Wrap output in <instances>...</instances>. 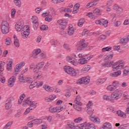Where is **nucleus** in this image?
Returning <instances> with one entry per match:
<instances>
[{
    "label": "nucleus",
    "instance_id": "obj_1",
    "mask_svg": "<svg viewBox=\"0 0 129 129\" xmlns=\"http://www.w3.org/2000/svg\"><path fill=\"white\" fill-rule=\"evenodd\" d=\"M26 104H28L30 107L26 110L24 113V115H27V114L30 112V110H33V109H35V108L37 107V103L30 100V98H28L27 99L24 100V106H25Z\"/></svg>",
    "mask_w": 129,
    "mask_h": 129
},
{
    "label": "nucleus",
    "instance_id": "obj_2",
    "mask_svg": "<svg viewBox=\"0 0 129 129\" xmlns=\"http://www.w3.org/2000/svg\"><path fill=\"white\" fill-rule=\"evenodd\" d=\"M113 57V52L110 51L108 54L105 55L104 56V59L105 63H102V66L103 67H111L113 65V61L112 58Z\"/></svg>",
    "mask_w": 129,
    "mask_h": 129
},
{
    "label": "nucleus",
    "instance_id": "obj_3",
    "mask_svg": "<svg viewBox=\"0 0 129 129\" xmlns=\"http://www.w3.org/2000/svg\"><path fill=\"white\" fill-rule=\"evenodd\" d=\"M1 29L2 33L4 35H6L10 32V24L7 21H2L1 24Z\"/></svg>",
    "mask_w": 129,
    "mask_h": 129
},
{
    "label": "nucleus",
    "instance_id": "obj_4",
    "mask_svg": "<svg viewBox=\"0 0 129 129\" xmlns=\"http://www.w3.org/2000/svg\"><path fill=\"white\" fill-rule=\"evenodd\" d=\"M64 71L67 74L70 75V76H73L75 77L77 75V71L74 68H71L70 66H66L63 68Z\"/></svg>",
    "mask_w": 129,
    "mask_h": 129
},
{
    "label": "nucleus",
    "instance_id": "obj_5",
    "mask_svg": "<svg viewBox=\"0 0 129 129\" xmlns=\"http://www.w3.org/2000/svg\"><path fill=\"white\" fill-rule=\"evenodd\" d=\"M113 91H114V92L112 93L111 97L112 98H113L114 100V99H119V98L121 97V96L122 95V91L120 89H117L116 90H113Z\"/></svg>",
    "mask_w": 129,
    "mask_h": 129
},
{
    "label": "nucleus",
    "instance_id": "obj_6",
    "mask_svg": "<svg viewBox=\"0 0 129 129\" xmlns=\"http://www.w3.org/2000/svg\"><path fill=\"white\" fill-rule=\"evenodd\" d=\"M30 69L33 71V73H35L33 77L34 79H38L42 76V73L40 72H34V70L35 68H36V64L35 63H32L30 66Z\"/></svg>",
    "mask_w": 129,
    "mask_h": 129
},
{
    "label": "nucleus",
    "instance_id": "obj_7",
    "mask_svg": "<svg viewBox=\"0 0 129 129\" xmlns=\"http://www.w3.org/2000/svg\"><path fill=\"white\" fill-rule=\"evenodd\" d=\"M123 66H124V62L122 60H119L113 64L112 69L113 71H115V70H118V69H122V68H123Z\"/></svg>",
    "mask_w": 129,
    "mask_h": 129
},
{
    "label": "nucleus",
    "instance_id": "obj_8",
    "mask_svg": "<svg viewBox=\"0 0 129 129\" xmlns=\"http://www.w3.org/2000/svg\"><path fill=\"white\" fill-rule=\"evenodd\" d=\"M90 82V77L87 76L79 79L77 82V84H86L87 85Z\"/></svg>",
    "mask_w": 129,
    "mask_h": 129
},
{
    "label": "nucleus",
    "instance_id": "obj_9",
    "mask_svg": "<svg viewBox=\"0 0 129 129\" xmlns=\"http://www.w3.org/2000/svg\"><path fill=\"white\" fill-rule=\"evenodd\" d=\"M78 51H82L84 49H85L87 47V44L85 43V40L82 39L77 44Z\"/></svg>",
    "mask_w": 129,
    "mask_h": 129
},
{
    "label": "nucleus",
    "instance_id": "obj_10",
    "mask_svg": "<svg viewBox=\"0 0 129 129\" xmlns=\"http://www.w3.org/2000/svg\"><path fill=\"white\" fill-rule=\"evenodd\" d=\"M107 90L109 91H113L116 89H119V82H113L112 83V85H110L107 87Z\"/></svg>",
    "mask_w": 129,
    "mask_h": 129
},
{
    "label": "nucleus",
    "instance_id": "obj_11",
    "mask_svg": "<svg viewBox=\"0 0 129 129\" xmlns=\"http://www.w3.org/2000/svg\"><path fill=\"white\" fill-rule=\"evenodd\" d=\"M58 24L59 25V28L62 30L66 29V26H67V21L65 20L59 19L57 21Z\"/></svg>",
    "mask_w": 129,
    "mask_h": 129
},
{
    "label": "nucleus",
    "instance_id": "obj_12",
    "mask_svg": "<svg viewBox=\"0 0 129 129\" xmlns=\"http://www.w3.org/2000/svg\"><path fill=\"white\" fill-rule=\"evenodd\" d=\"M21 35L22 36V38L24 39L28 38L29 37V35H30V28H26V29L22 30Z\"/></svg>",
    "mask_w": 129,
    "mask_h": 129
},
{
    "label": "nucleus",
    "instance_id": "obj_13",
    "mask_svg": "<svg viewBox=\"0 0 129 129\" xmlns=\"http://www.w3.org/2000/svg\"><path fill=\"white\" fill-rule=\"evenodd\" d=\"M44 65H45V62H40L39 63H38L36 65V67L34 70V72H38L40 70L42 69L43 67H44Z\"/></svg>",
    "mask_w": 129,
    "mask_h": 129
},
{
    "label": "nucleus",
    "instance_id": "obj_14",
    "mask_svg": "<svg viewBox=\"0 0 129 129\" xmlns=\"http://www.w3.org/2000/svg\"><path fill=\"white\" fill-rule=\"evenodd\" d=\"M5 70V67L0 66V81L2 83H5L6 82V78L3 76V73H1Z\"/></svg>",
    "mask_w": 129,
    "mask_h": 129
},
{
    "label": "nucleus",
    "instance_id": "obj_15",
    "mask_svg": "<svg viewBox=\"0 0 129 129\" xmlns=\"http://www.w3.org/2000/svg\"><path fill=\"white\" fill-rule=\"evenodd\" d=\"M16 81V77L14 76L12 77L8 81V85L9 87H13L15 85V82Z\"/></svg>",
    "mask_w": 129,
    "mask_h": 129
},
{
    "label": "nucleus",
    "instance_id": "obj_16",
    "mask_svg": "<svg viewBox=\"0 0 129 129\" xmlns=\"http://www.w3.org/2000/svg\"><path fill=\"white\" fill-rule=\"evenodd\" d=\"M98 3H99V0H94L88 4L86 6V8L87 9H89V8H91V7H94V6H96Z\"/></svg>",
    "mask_w": 129,
    "mask_h": 129
},
{
    "label": "nucleus",
    "instance_id": "obj_17",
    "mask_svg": "<svg viewBox=\"0 0 129 129\" xmlns=\"http://www.w3.org/2000/svg\"><path fill=\"white\" fill-rule=\"evenodd\" d=\"M39 53H41L40 49H35L32 52V56L34 58H37V56H38V55H39Z\"/></svg>",
    "mask_w": 129,
    "mask_h": 129
},
{
    "label": "nucleus",
    "instance_id": "obj_18",
    "mask_svg": "<svg viewBox=\"0 0 129 129\" xmlns=\"http://www.w3.org/2000/svg\"><path fill=\"white\" fill-rule=\"evenodd\" d=\"M111 124L109 122H105L104 123L103 126L101 127L100 129H111Z\"/></svg>",
    "mask_w": 129,
    "mask_h": 129
},
{
    "label": "nucleus",
    "instance_id": "obj_19",
    "mask_svg": "<svg viewBox=\"0 0 129 129\" xmlns=\"http://www.w3.org/2000/svg\"><path fill=\"white\" fill-rule=\"evenodd\" d=\"M103 99L104 100H107V101H110V102H112L113 103L114 102V99L111 97L107 96V95H104L103 96Z\"/></svg>",
    "mask_w": 129,
    "mask_h": 129
},
{
    "label": "nucleus",
    "instance_id": "obj_20",
    "mask_svg": "<svg viewBox=\"0 0 129 129\" xmlns=\"http://www.w3.org/2000/svg\"><path fill=\"white\" fill-rule=\"evenodd\" d=\"M116 114L118 116H120V117H122L123 118H126V114L123 113V112L121 111V110H119L116 111Z\"/></svg>",
    "mask_w": 129,
    "mask_h": 129
},
{
    "label": "nucleus",
    "instance_id": "obj_21",
    "mask_svg": "<svg viewBox=\"0 0 129 129\" xmlns=\"http://www.w3.org/2000/svg\"><path fill=\"white\" fill-rule=\"evenodd\" d=\"M129 41V35L124 36L122 38H121L119 41L120 44H123Z\"/></svg>",
    "mask_w": 129,
    "mask_h": 129
},
{
    "label": "nucleus",
    "instance_id": "obj_22",
    "mask_svg": "<svg viewBox=\"0 0 129 129\" xmlns=\"http://www.w3.org/2000/svg\"><path fill=\"white\" fill-rule=\"evenodd\" d=\"M120 74H121V72L120 71H118L117 72L110 73V76H111V77H117V76H119Z\"/></svg>",
    "mask_w": 129,
    "mask_h": 129
},
{
    "label": "nucleus",
    "instance_id": "obj_23",
    "mask_svg": "<svg viewBox=\"0 0 129 129\" xmlns=\"http://www.w3.org/2000/svg\"><path fill=\"white\" fill-rule=\"evenodd\" d=\"M14 43L15 46H16L17 48H19V47H20V42H19V40H18V38H17V36H16V35H14Z\"/></svg>",
    "mask_w": 129,
    "mask_h": 129
},
{
    "label": "nucleus",
    "instance_id": "obj_24",
    "mask_svg": "<svg viewBox=\"0 0 129 129\" xmlns=\"http://www.w3.org/2000/svg\"><path fill=\"white\" fill-rule=\"evenodd\" d=\"M78 62L79 64H86L87 63V59H86V57H82V58H80L78 60Z\"/></svg>",
    "mask_w": 129,
    "mask_h": 129
},
{
    "label": "nucleus",
    "instance_id": "obj_25",
    "mask_svg": "<svg viewBox=\"0 0 129 129\" xmlns=\"http://www.w3.org/2000/svg\"><path fill=\"white\" fill-rule=\"evenodd\" d=\"M26 78L24 77L23 74L19 75L18 79L20 82L26 83Z\"/></svg>",
    "mask_w": 129,
    "mask_h": 129
},
{
    "label": "nucleus",
    "instance_id": "obj_26",
    "mask_svg": "<svg viewBox=\"0 0 129 129\" xmlns=\"http://www.w3.org/2000/svg\"><path fill=\"white\" fill-rule=\"evenodd\" d=\"M68 33L69 34V35H70V36H72V35L74 34V29L73 28V26H69Z\"/></svg>",
    "mask_w": 129,
    "mask_h": 129
},
{
    "label": "nucleus",
    "instance_id": "obj_27",
    "mask_svg": "<svg viewBox=\"0 0 129 129\" xmlns=\"http://www.w3.org/2000/svg\"><path fill=\"white\" fill-rule=\"evenodd\" d=\"M80 99H81L80 96H77L75 100V103H76V104H79V105H82V103L80 102Z\"/></svg>",
    "mask_w": 129,
    "mask_h": 129
},
{
    "label": "nucleus",
    "instance_id": "obj_28",
    "mask_svg": "<svg viewBox=\"0 0 129 129\" xmlns=\"http://www.w3.org/2000/svg\"><path fill=\"white\" fill-rule=\"evenodd\" d=\"M81 105H79L78 104H74V108L77 110L78 111H81L82 110V108H81Z\"/></svg>",
    "mask_w": 129,
    "mask_h": 129
},
{
    "label": "nucleus",
    "instance_id": "obj_29",
    "mask_svg": "<svg viewBox=\"0 0 129 129\" xmlns=\"http://www.w3.org/2000/svg\"><path fill=\"white\" fill-rule=\"evenodd\" d=\"M84 126H86V122L82 123V124H80L78 125H76V128L77 129H83V127H84Z\"/></svg>",
    "mask_w": 129,
    "mask_h": 129
},
{
    "label": "nucleus",
    "instance_id": "obj_30",
    "mask_svg": "<svg viewBox=\"0 0 129 129\" xmlns=\"http://www.w3.org/2000/svg\"><path fill=\"white\" fill-rule=\"evenodd\" d=\"M38 85V83L36 81H32L31 83V84L29 86V88L30 89H33L34 87H36V86H37Z\"/></svg>",
    "mask_w": 129,
    "mask_h": 129
},
{
    "label": "nucleus",
    "instance_id": "obj_31",
    "mask_svg": "<svg viewBox=\"0 0 129 129\" xmlns=\"http://www.w3.org/2000/svg\"><path fill=\"white\" fill-rule=\"evenodd\" d=\"M89 70H90V66L87 65V66H85L83 68L82 71V72H88V71H89Z\"/></svg>",
    "mask_w": 129,
    "mask_h": 129
},
{
    "label": "nucleus",
    "instance_id": "obj_32",
    "mask_svg": "<svg viewBox=\"0 0 129 129\" xmlns=\"http://www.w3.org/2000/svg\"><path fill=\"white\" fill-rule=\"evenodd\" d=\"M44 88L46 91H49L50 92H52V91H54V88L47 85L45 86Z\"/></svg>",
    "mask_w": 129,
    "mask_h": 129
},
{
    "label": "nucleus",
    "instance_id": "obj_33",
    "mask_svg": "<svg viewBox=\"0 0 129 129\" xmlns=\"http://www.w3.org/2000/svg\"><path fill=\"white\" fill-rule=\"evenodd\" d=\"M49 111L50 112H59V111H58V107H50L49 108Z\"/></svg>",
    "mask_w": 129,
    "mask_h": 129
},
{
    "label": "nucleus",
    "instance_id": "obj_34",
    "mask_svg": "<svg viewBox=\"0 0 129 129\" xmlns=\"http://www.w3.org/2000/svg\"><path fill=\"white\" fill-rule=\"evenodd\" d=\"M86 126H87L89 129H95V125L92 123H86Z\"/></svg>",
    "mask_w": 129,
    "mask_h": 129
},
{
    "label": "nucleus",
    "instance_id": "obj_35",
    "mask_svg": "<svg viewBox=\"0 0 129 129\" xmlns=\"http://www.w3.org/2000/svg\"><path fill=\"white\" fill-rule=\"evenodd\" d=\"M24 28H25V27H23V26H21V25H19V24H16L15 25V29H16V31H17L18 32H21V31H22V30H23V29H24Z\"/></svg>",
    "mask_w": 129,
    "mask_h": 129
},
{
    "label": "nucleus",
    "instance_id": "obj_36",
    "mask_svg": "<svg viewBox=\"0 0 129 129\" xmlns=\"http://www.w3.org/2000/svg\"><path fill=\"white\" fill-rule=\"evenodd\" d=\"M12 124H13V121L8 122L6 125L4 127L3 129H10L11 128V126H12Z\"/></svg>",
    "mask_w": 129,
    "mask_h": 129
},
{
    "label": "nucleus",
    "instance_id": "obj_37",
    "mask_svg": "<svg viewBox=\"0 0 129 129\" xmlns=\"http://www.w3.org/2000/svg\"><path fill=\"white\" fill-rule=\"evenodd\" d=\"M12 64H13V61H9L7 63V70L8 71H12V69H13V67H12Z\"/></svg>",
    "mask_w": 129,
    "mask_h": 129
},
{
    "label": "nucleus",
    "instance_id": "obj_38",
    "mask_svg": "<svg viewBox=\"0 0 129 129\" xmlns=\"http://www.w3.org/2000/svg\"><path fill=\"white\" fill-rule=\"evenodd\" d=\"M85 22V20H84V19L83 18L80 19L79 20L78 26H79V27H82L83 26V24H84Z\"/></svg>",
    "mask_w": 129,
    "mask_h": 129
},
{
    "label": "nucleus",
    "instance_id": "obj_39",
    "mask_svg": "<svg viewBox=\"0 0 129 129\" xmlns=\"http://www.w3.org/2000/svg\"><path fill=\"white\" fill-rule=\"evenodd\" d=\"M12 106H13V103H10L7 101H6V109L9 110L10 108H12Z\"/></svg>",
    "mask_w": 129,
    "mask_h": 129
},
{
    "label": "nucleus",
    "instance_id": "obj_40",
    "mask_svg": "<svg viewBox=\"0 0 129 129\" xmlns=\"http://www.w3.org/2000/svg\"><path fill=\"white\" fill-rule=\"evenodd\" d=\"M39 57L40 59H42V60H45V59L47 58V56L46 55V54L43 52H40L39 55Z\"/></svg>",
    "mask_w": 129,
    "mask_h": 129
},
{
    "label": "nucleus",
    "instance_id": "obj_41",
    "mask_svg": "<svg viewBox=\"0 0 129 129\" xmlns=\"http://www.w3.org/2000/svg\"><path fill=\"white\" fill-rule=\"evenodd\" d=\"M107 24H108V20L102 19L101 26H104L105 28H106L107 27Z\"/></svg>",
    "mask_w": 129,
    "mask_h": 129
},
{
    "label": "nucleus",
    "instance_id": "obj_42",
    "mask_svg": "<svg viewBox=\"0 0 129 129\" xmlns=\"http://www.w3.org/2000/svg\"><path fill=\"white\" fill-rule=\"evenodd\" d=\"M14 3L16 7H18V8H21V6H22V3L21 2V0L14 1Z\"/></svg>",
    "mask_w": 129,
    "mask_h": 129
},
{
    "label": "nucleus",
    "instance_id": "obj_43",
    "mask_svg": "<svg viewBox=\"0 0 129 129\" xmlns=\"http://www.w3.org/2000/svg\"><path fill=\"white\" fill-rule=\"evenodd\" d=\"M63 47L64 49H66V50H67V51H69V52L71 51V47H70V46H69V45L67 43H64L63 45Z\"/></svg>",
    "mask_w": 129,
    "mask_h": 129
},
{
    "label": "nucleus",
    "instance_id": "obj_44",
    "mask_svg": "<svg viewBox=\"0 0 129 129\" xmlns=\"http://www.w3.org/2000/svg\"><path fill=\"white\" fill-rule=\"evenodd\" d=\"M32 121L35 124H40L42 123V120L40 119H35L33 120Z\"/></svg>",
    "mask_w": 129,
    "mask_h": 129
},
{
    "label": "nucleus",
    "instance_id": "obj_45",
    "mask_svg": "<svg viewBox=\"0 0 129 129\" xmlns=\"http://www.w3.org/2000/svg\"><path fill=\"white\" fill-rule=\"evenodd\" d=\"M14 101H15V98H14V97H10L6 100V102H8L9 103H13Z\"/></svg>",
    "mask_w": 129,
    "mask_h": 129
},
{
    "label": "nucleus",
    "instance_id": "obj_46",
    "mask_svg": "<svg viewBox=\"0 0 129 129\" xmlns=\"http://www.w3.org/2000/svg\"><path fill=\"white\" fill-rule=\"evenodd\" d=\"M32 20L33 24H39V22L38 21V17L36 16H33L32 18Z\"/></svg>",
    "mask_w": 129,
    "mask_h": 129
},
{
    "label": "nucleus",
    "instance_id": "obj_47",
    "mask_svg": "<svg viewBox=\"0 0 129 129\" xmlns=\"http://www.w3.org/2000/svg\"><path fill=\"white\" fill-rule=\"evenodd\" d=\"M111 49H112V48H111V47H104L102 49V52H108L109 51H111Z\"/></svg>",
    "mask_w": 129,
    "mask_h": 129
},
{
    "label": "nucleus",
    "instance_id": "obj_48",
    "mask_svg": "<svg viewBox=\"0 0 129 129\" xmlns=\"http://www.w3.org/2000/svg\"><path fill=\"white\" fill-rule=\"evenodd\" d=\"M11 43H12L11 38L8 37L5 40V44H6V45H11Z\"/></svg>",
    "mask_w": 129,
    "mask_h": 129
},
{
    "label": "nucleus",
    "instance_id": "obj_49",
    "mask_svg": "<svg viewBox=\"0 0 129 129\" xmlns=\"http://www.w3.org/2000/svg\"><path fill=\"white\" fill-rule=\"evenodd\" d=\"M106 38V35H101L98 38L99 41H104Z\"/></svg>",
    "mask_w": 129,
    "mask_h": 129
},
{
    "label": "nucleus",
    "instance_id": "obj_50",
    "mask_svg": "<svg viewBox=\"0 0 129 129\" xmlns=\"http://www.w3.org/2000/svg\"><path fill=\"white\" fill-rule=\"evenodd\" d=\"M57 108L58 109V111H62V110H64V109H66V105H64L63 106H58L57 107Z\"/></svg>",
    "mask_w": 129,
    "mask_h": 129
},
{
    "label": "nucleus",
    "instance_id": "obj_51",
    "mask_svg": "<svg viewBox=\"0 0 129 129\" xmlns=\"http://www.w3.org/2000/svg\"><path fill=\"white\" fill-rule=\"evenodd\" d=\"M94 111V109H92L91 108H89L87 109V112L88 114L89 115H92L93 114V111Z\"/></svg>",
    "mask_w": 129,
    "mask_h": 129
},
{
    "label": "nucleus",
    "instance_id": "obj_52",
    "mask_svg": "<svg viewBox=\"0 0 129 129\" xmlns=\"http://www.w3.org/2000/svg\"><path fill=\"white\" fill-rule=\"evenodd\" d=\"M40 29L41 31H46V30H48V26L47 25H43L40 26Z\"/></svg>",
    "mask_w": 129,
    "mask_h": 129
},
{
    "label": "nucleus",
    "instance_id": "obj_53",
    "mask_svg": "<svg viewBox=\"0 0 129 129\" xmlns=\"http://www.w3.org/2000/svg\"><path fill=\"white\" fill-rule=\"evenodd\" d=\"M22 114V110H18L17 113L15 115V117H20Z\"/></svg>",
    "mask_w": 129,
    "mask_h": 129
},
{
    "label": "nucleus",
    "instance_id": "obj_54",
    "mask_svg": "<svg viewBox=\"0 0 129 129\" xmlns=\"http://www.w3.org/2000/svg\"><path fill=\"white\" fill-rule=\"evenodd\" d=\"M27 82V83H32L33 82L32 79L31 78H25V83Z\"/></svg>",
    "mask_w": 129,
    "mask_h": 129
},
{
    "label": "nucleus",
    "instance_id": "obj_55",
    "mask_svg": "<svg viewBox=\"0 0 129 129\" xmlns=\"http://www.w3.org/2000/svg\"><path fill=\"white\" fill-rule=\"evenodd\" d=\"M17 24L19 25V26H21V27H24V21H23L22 19H20Z\"/></svg>",
    "mask_w": 129,
    "mask_h": 129
},
{
    "label": "nucleus",
    "instance_id": "obj_56",
    "mask_svg": "<svg viewBox=\"0 0 129 129\" xmlns=\"http://www.w3.org/2000/svg\"><path fill=\"white\" fill-rule=\"evenodd\" d=\"M21 67H20L19 65L17 64L15 67V72H20Z\"/></svg>",
    "mask_w": 129,
    "mask_h": 129
},
{
    "label": "nucleus",
    "instance_id": "obj_57",
    "mask_svg": "<svg viewBox=\"0 0 129 129\" xmlns=\"http://www.w3.org/2000/svg\"><path fill=\"white\" fill-rule=\"evenodd\" d=\"M88 17L90 18V19H93V20H95V15H93V13H89L88 14Z\"/></svg>",
    "mask_w": 129,
    "mask_h": 129
},
{
    "label": "nucleus",
    "instance_id": "obj_58",
    "mask_svg": "<svg viewBox=\"0 0 129 129\" xmlns=\"http://www.w3.org/2000/svg\"><path fill=\"white\" fill-rule=\"evenodd\" d=\"M82 35L83 37H87V36H88V31L86 30H84L82 33Z\"/></svg>",
    "mask_w": 129,
    "mask_h": 129
},
{
    "label": "nucleus",
    "instance_id": "obj_59",
    "mask_svg": "<svg viewBox=\"0 0 129 129\" xmlns=\"http://www.w3.org/2000/svg\"><path fill=\"white\" fill-rule=\"evenodd\" d=\"M16 10L15 9H13L11 11V16L12 18H15V15H16Z\"/></svg>",
    "mask_w": 129,
    "mask_h": 129
},
{
    "label": "nucleus",
    "instance_id": "obj_60",
    "mask_svg": "<svg viewBox=\"0 0 129 129\" xmlns=\"http://www.w3.org/2000/svg\"><path fill=\"white\" fill-rule=\"evenodd\" d=\"M93 105V104L91 101H89V103L87 104V106L88 107V109L89 108H91L92 107V106Z\"/></svg>",
    "mask_w": 129,
    "mask_h": 129
},
{
    "label": "nucleus",
    "instance_id": "obj_61",
    "mask_svg": "<svg viewBox=\"0 0 129 129\" xmlns=\"http://www.w3.org/2000/svg\"><path fill=\"white\" fill-rule=\"evenodd\" d=\"M27 125L29 127H33L34 125V122H33V121L29 122L27 124Z\"/></svg>",
    "mask_w": 129,
    "mask_h": 129
},
{
    "label": "nucleus",
    "instance_id": "obj_62",
    "mask_svg": "<svg viewBox=\"0 0 129 129\" xmlns=\"http://www.w3.org/2000/svg\"><path fill=\"white\" fill-rule=\"evenodd\" d=\"M83 119L81 117H78L76 119H74V121L76 122V123H78V122H80V121H81V120H82Z\"/></svg>",
    "mask_w": 129,
    "mask_h": 129
},
{
    "label": "nucleus",
    "instance_id": "obj_63",
    "mask_svg": "<svg viewBox=\"0 0 129 129\" xmlns=\"http://www.w3.org/2000/svg\"><path fill=\"white\" fill-rule=\"evenodd\" d=\"M67 60L68 61V62H73V58H72V56H67Z\"/></svg>",
    "mask_w": 129,
    "mask_h": 129
},
{
    "label": "nucleus",
    "instance_id": "obj_64",
    "mask_svg": "<svg viewBox=\"0 0 129 129\" xmlns=\"http://www.w3.org/2000/svg\"><path fill=\"white\" fill-rule=\"evenodd\" d=\"M123 75H124L125 76H126V75H128V74L129 70L128 69H127V70L124 69L123 70Z\"/></svg>",
    "mask_w": 129,
    "mask_h": 129
}]
</instances>
